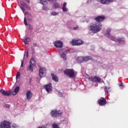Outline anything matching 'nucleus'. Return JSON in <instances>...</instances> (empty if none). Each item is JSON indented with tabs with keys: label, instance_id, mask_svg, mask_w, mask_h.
Masks as SVG:
<instances>
[{
	"label": "nucleus",
	"instance_id": "nucleus-1",
	"mask_svg": "<svg viewBox=\"0 0 128 128\" xmlns=\"http://www.w3.org/2000/svg\"><path fill=\"white\" fill-rule=\"evenodd\" d=\"M90 30H91L93 34H98L99 32L102 30V26L98 22L92 24L91 26H89Z\"/></svg>",
	"mask_w": 128,
	"mask_h": 128
},
{
	"label": "nucleus",
	"instance_id": "nucleus-2",
	"mask_svg": "<svg viewBox=\"0 0 128 128\" xmlns=\"http://www.w3.org/2000/svg\"><path fill=\"white\" fill-rule=\"evenodd\" d=\"M30 65L28 66L26 70L27 72H34V66H36V60L34 58H32L29 62Z\"/></svg>",
	"mask_w": 128,
	"mask_h": 128
},
{
	"label": "nucleus",
	"instance_id": "nucleus-3",
	"mask_svg": "<svg viewBox=\"0 0 128 128\" xmlns=\"http://www.w3.org/2000/svg\"><path fill=\"white\" fill-rule=\"evenodd\" d=\"M62 112L60 110H54L51 112V116L52 118H60L62 116Z\"/></svg>",
	"mask_w": 128,
	"mask_h": 128
},
{
	"label": "nucleus",
	"instance_id": "nucleus-4",
	"mask_svg": "<svg viewBox=\"0 0 128 128\" xmlns=\"http://www.w3.org/2000/svg\"><path fill=\"white\" fill-rule=\"evenodd\" d=\"M64 74L68 76L69 78H74V71L72 69H67L64 71Z\"/></svg>",
	"mask_w": 128,
	"mask_h": 128
},
{
	"label": "nucleus",
	"instance_id": "nucleus-5",
	"mask_svg": "<svg viewBox=\"0 0 128 128\" xmlns=\"http://www.w3.org/2000/svg\"><path fill=\"white\" fill-rule=\"evenodd\" d=\"M10 123L8 121L4 120L0 123V128H10Z\"/></svg>",
	"mask_w": 128,
	"mask_h": 128
},
{
	"label": "nucleus",
	"instance_id": "nucleus-6",
	"mask_svg": "<svg viewBox=\"0 0 128 128\" xmlns=\"http://www.w3.org/2000/svg\"><path fill=\"white\" fill-rule=\"evenodd\" d=\"M88 78L89 80H91V82H100V80H102L98 76H92Z\"/></svg>",
	"mask_w": 128,
	"mask_h": 128
},
{
	"label": "nucleus",
	"instance_id": "nucleus-7",
	"mask_svg": "<svg viewBox=\"0 0 128 128\" xmlns=\"http://www.w3.org/2000/svg\"><path fill=\"white\" fill-rule=\"evenodd\" d=\"M84 44V42L81 40H73L71 42L72 46H81Z\"/></svg>",
	"mask_w": 128,
	"mask_h": 128
},
{
	"label": "nucleus",
	"instance_id": "nucleus-8",
	"mask_svg": "<svg viewBox=\"0 0 128 128\" xmlns=\"http://www.w3.org/2000/svg\"><path fill=\"white\" fill-rule=\"evenodd\" d=\"M64 49H61L60 50V52H62L61 55L62 58L64 60H66V54L70 52V50H66L65 51H64Z\"/></svg>",
	"mask_w": 128,
	"mask_h": 128
},
{
	"label": "nucleus",
	"instance_id": "nucleus-9",
	"mask_svg": "<svg viewBox=\"0 0 128 128\" xmlns=\"http://www.w3.org/2000/svg\"><path fill=\"white\" fill-rule=\"evenodd\" d=\"M44 88H45L48 92H50L52 90V86L51 83L46 84L44 86Z\"/></svg>",
	"mask_w": 128,
	"mask_h": 128
},
{
	"label": "nucleus",
	"instance_id": "nucleus-10",
	"mask_svg": "<svg viewBox=\"0 0 128 128\" xmlns=\"http://www.w3.org/2000/svg\"><path fill=\"white\" fill-rule=\"evenodd\" d=\"M98 102L100 106H106V100L104 98H101L98 100Z\"/></svg>",
	"mask_w": 128,
	"mask_h": 128
},
{
	"label": "nucleus",
	"instance_id": "nucleus-11",
	"mask_svg": "<svg viewBox=\"0 0 128 128\" xmlns=\"http://www.w3.org/2000/svg\"><path fill=\"white\" fill-rule=\"evenodd\" d=\"M46 68H40V72H39V76L40 78H42L44 76V74H46Z\"/></svg>",
	"mask_w": 128,
	"mask_h": 128
},
{
	"label": "nucleus",
	"instance_id": "nucleus-12",
	"mask_svg": "<svg viewBox=\"0 0 128 128\" xmlns=\"http://www.w3.org/2000/svg\"><path fill=\"white\" fill-rule=\"evenodd\" d=\"M104 20H106V17L104 16H98L95 18V20H96V22H104Z\"/></svg>",
	"mask_w": 128,
	"mask_h": 128
},
{
	"label": "nucleus",
	"instance_id": "nucleus-13",
	"mask_svg": "<svg viewBox=\"0 0 128 128\" xmlns=\"http://www.w3.org/2000/svg\"><path fill=\"white\" fill-rule=\"evenodd\" d=\"M54 45L56 48H62V42L57 41L54 42Z\"/></svg>",
	"mask_w": 128,
	"mask_h": 128
},
{
	"label": "nucleus",
	"instance_id": "nucleus-14",
	"mask_svg": "<svg viewBox=\"0 0 128 128\" xmlns=\"http://www.w3.org/2000/svg\"><path fill=\"white\" fill-rule=\"evenodd\" d=\"M26 96L27 100H30V98H32V92H30V90H28L26 94Z\"/></svg>",
	"mask_w": 128,
	"mask_h": 128
},
{
	"label": "nucleus",
	"instance_id": "nucleus-15",
	"mask_svg": "<svg viewBox=\"0 0 128 128\" xmlns=\"http://www.w3.org/2000/svg\"><path fill=\"white\" fill-rule=\"evenodd\" d=\"M111 40L114 42H124V39H122V38H118V39H116L114 37H112Z\"/></svg>",
	"mask_w": 128,
	"mask_h": 128
},
{
	"label": "nucleus",
	"instance_id": "nucleus-16",
	"mask_svg": "<svg viewBox=\"0 0 128 128\" xmlns=\"http://www.w3.org/2000/svg\"><path fill=\"white\" fill-rule=\"evenodd\" d=\"M0 92H1L3 96H10V93L7 92L4 90H0Z\"/></svg>",
	"mask_w": 128,
	"mask_h": 128
},
{
	"label": "nucleus",
	"instance_id": "nucleus-17",
	"mask_svg": "<svg viewBox=\"0 0 128 128\" xmlns=\"http://www.w3.org/2000/svg\"><path fill=\"white\" fill-rule=\"evenodd\" d=\"M18 90H20V86H17L15 88L14 91L12 92V96H16L18 92Z\"/></svg>",
	"mask_w": 128,
	"mask_h": 128
},
{
	"label": "nucleus",
	"instance_id": "nucleus-18",
	"mask_svg": "<svg viewBox=\"0 0 128 128\" xmlns=\"http://www.w3.org/2000/svg\"><path fill=\"white\" fill-rule=\"evenodd\" d=\"M110 32H112V29L110 28L107 29L106 32L105 34V36H108L109 38H112V36H110Z\"/></svg>",
	"mask_w": 128,
	"mask_h": 128
},
{
	"label": "nucleus",
	"instance_id": "nucleus-19",
	"mask_svg": "<svg viewBox=\"0 0 128 128\" xmlns=\"http://www.w3.org/2000/svg\"><path fill=\"white\" fill-rule=\"evenodd\" d=\"M51 76H52V80H54V82H58V76L55 75L54 74H52Z\"/></svg>",
	"mask_w": 128,
	"mask_h": 128
},
{
	"label": "nucleus",
	"instance_id": "nucleus-20",
	"mask_svg": "<svg viewBox=\"0 0 128 128\" xmlns=\"http://www.w3.org/2000/svg\"><path fill=\"white\" fill-rule=\"evenodd\" d=\"M22 6H25L26 10H32V8H30V6L28 4L24 2L22 4Z\"/></svg>",
	"mask_w": 128,
	"mask_h": 128
},
{
	"label": "nucleus",
	"instance_id": "nucleus-21",
	"mask_svg": "<svg viewBox=\"0 0 128 128\" xmlns=\"http://www.w3.org/2000/svg\"><path fill=\"white\" fill-rule=\"evenodd\" d=\"M84 62H88V60H92V56H86L83 58Z\"/></svg>",
	"mask_w": 128,
	"mask_h": 128
},
{
	"label": "nucleus",
	"instance_id": "nucleus-22",
	"mask_svg": "<svg viewBox=\"0 0 128 128\" xmlns=\"http://www.w3.org/2000/svg\"><path fill=\"white\" fill-rule=\"evenodd\" d=\"M27 20L30 22H32V15L30 14H29L27 16Z\"/></svg>",
	"mask_w": 128,
	"mask_h": 128
},
{
	"label": "nucleus",
	"instance_id": "nucleus-23",
	"mask_svg": "<svg viewBox=\"0 0 128 128\" xmlns=\"http://www.w3.org/2000/svg\"><path fill=\"white\" fill-rule=\"evenodd\" d=\"M114 0H101L102 4H108V2H112Z\"/></svg>",
	"mask_w": 128,
	"mask_h": 128
},
{
	"label": "nucleus",
	"instance_id": "nucleus-24",
	"mask_svg": "<svg viewBox=\"0 0 128 128\" xmlns=\"http://www.w3.org/2000/svg\"><path fill=\"white\" fill-rule=\"evenodd\" d=\"M62 10L63 12H68V8H66V2L64 3Z\"/></svg>",
	"mask_w": 128,
	"mask_h": 128
},
{
	"label": "nucleus",
	"instance_id": "nucleus-25",
	"mask_svg": "<svg viewBox=\"0 0 128 128\" xmlns=\"http://www.w3.org/2000/svg\"><path fill=\"white\" fill-rule=\"evenodd\" d=\"M40 4L43 6H46L48 4V0H40Z\"/></svg>",
	"mask_w": 128,
	"mask_h": 128
},
{
	"label": "nucleus",
	"instance_id": "nucleus-26",
	"mask_svg": "<svg viewBox=\"0 0 128 128\" xmlns=\"http://www.w3.org/2000/svg\"><path fill=\"white\" fill-rule=\"evenodd\" d=\"M53 6L54 8H58L60 7V5L56 2H54Z\"/></svg>",
	"mask_w": 128,
	"mask_h": 128
},
{
	"label": "nucleus",
	"instance_id": "nucleus-27",
	"mask_svg": "<svg viewBox=\"0 0 128 128\" xmlns=\"http://www.w3.org/2000/svg\"><path fill=\"white\" fill-rule=\"evenodd\" d=\"M30 40V38H27L24 39V43L25 44H29Z\"/></svg>",
	"mask_w": 128,
	"mask_h": 128
},
{
	"label": "nucleus",
	"instance_id": "nucleus-28",
	"mask_svg": "<svg viewBox=\"0 0 128 128\" xmlns=\"http://www.w3.org/2000/svg\"><path fill=\"white\" fill-rule=\"evenodd\" d=\"M77 62H84V57H82V56H79L77 58Z\"/></svg>",
	"mask_w": 128,
	"mask_h": 128
},
{
	"label": "nucleus",
	"instance_id": "nucleus-29",
	"mask_svg": "<svg viewBox=\"0 0 128 128\" xmlns=\"http://www.w3.org/2000/svg\"><path fill=\"white\" fill-rule=\"evenodd\" d=\"M104 92H106V94H108V90H110V88H108L106 86H104Z\"/></svg>",
	"mask_w": 128,
	"mask_h": 128
},
{
	"label": "nucleus",
	"instance_id": "nucleus-30",
	"mask_svg": "<svg viewBox=\"0 0 128 128\" xmlns=\"http://www.w3.org/2000/svg\"><path fill=\"white\" fill-rule=\"evenodd\" d=\"M28 58V50L26 52V54H24V58Z\"/></svg>",
	"mask_w": 128,
	"mask_h": 128
},
{
	"label": "nucleus",
	"instance_id": "nucleus-31",
	"mask_svg": "<svg viewBox=\"0 0 128 128\" xmlns=\"http://www.w3.org/2000/svg\"><path fill=\"white\" fill-rule=\"evenodd\" d=\"M58 96H60V98H62L64 96V93L61 92H58Z\"/></svg>",
	"mask_w": 128,
	"mask_h": 128
},
{
	"label": "nucleus",
	"instance_id": "nucleus-32",
	"mask_svg": "<svg viewBox=\"0 0 128 128\" xmlns=\"http://www.w3.org/2000/svg\"><path fill=\"white\" fill-rule=\"evenodd\" d=\"M51 14H52V16H57V14H58V13L56 12H51Z\"/></svg>",
	"mask_w": 128,
	"mask_h": 128
},
{
	"label": "nucleus",
	"instance_id": "nucleus-33",
	"mask_svg": "<svg viewBox=\"0 0 128 128\" xmlns=\"http://www.w3.org/2000/svg\"><path fill=\"white\" fill-rule=\"evenodd\" d=\"M24 24L25 26H28V22H26V17L24 18Z\"/></svg>",
	"mask_w": 128,
	"mask_h": 128
},
{
	"label": "nucleus",
	"instance_id": "nucleus-34",
	"mask_svg": "<svg viewBox=\"0 0 128 128\" xmlns=\"http://www.w3.org/2000/svg\"><path fill=\"white\" fill-rule=\"evenodd\" d=\"M20 76V72H18L16 76V78H18Z\"/></svg>",
	"mask_w": 128,
	"mask_h": 128
},
{
	"label": "nucleus",
	"instance_id": "nucleus-35",
	"mask_svg": "<svg viewBox=\"0 0 128 128\" xmlns=\"http://www.w3.org/2000/svg\"><path fill=\"white\" fill-rule=\"evenodd\" d=\"M12 128H18V126L17 125H16V124H12Z\"/></svg>",
	"mask_w": 128,
	"mask_h": 128
},
{
	"label": "nucleus",
	"instance_id": "nucleus-36",
	"mask_svg": "<svg viewBox=\"0 0 128 128\" xmlns=\"http://www.w3.org/2000/svg\"><path fill=\"white\" fill-rule=\"evenodd\" d=\"M4 108H10V106L9 104H6L4 106Z\"/></svg>",
	"mask_w": 128,
	"mask_h": 128
},
{
	"label": "nucleus",
	"instance_id": "nucleus-37",
	"mask_svg": "<svg viewBox=\"0 0 128 128\" xmlns=\"http://www.w3.org/2000/svg\"><path fill=\"white\" fill-rule=\"evenodd\" d=\"M28 26H29V28H30V30H32L34 29V28H32V26L30 25V24H28Z\"/></svg>",
	"mask_w": 128,
	"mask_h": 128
},
{
	"label": "nucleus",
	"instance_id": "nucleus-38",
	"mask_svg": "<svg viewBox=\"0 0 128 128\" xmlns=\"http://www.w3.org/2000/svg\"><path fill=\"white\" fill-rule=\"evenodd\" d=\"M23 6H20V8H21V10H22L23 12H24V10H24V7H22Z\"/></svg>",
	"mask_w": 128,
	"mask_h": 128
},
{
	"label": "nucleus",
	"instance_id": "nucleus-39",
	"mask_svg": "<svg viewBox=\"0 0 128 128\" xmlns=\"http://www.w3.org/2000/svg\"><path fill=\"white\" fill-rule=\"evenodd\" d=\"M23 6H20V8H21V10H22L23 12H24V10H24V7H22Z\"/></svg>",
	"mask_w": 128,
	"mask_h": 128
},
{
	"label": "nucleus",
	"instance_id": "nucleus-40",
	"mask_svg": "<svg viewBox=\"0 0 128 128\" xmlns=\"http://www.w3.org/2000/svg\"><path fill=\"white\" fill-rule=\"evenodd\" d=\"M73 30H78V26L74 27Z\"/></svg>",
	"mask_w": 128,
	"mask_h": 128
},
{
	"label": "nucleus",
	"instance_id": "nucleus-41",
	"mask_svg": "<svg viewBox=\"0 0 128 128\" xmlns=\"http://www.w3.org/2000/svg\"><path fill=\"white\" fill-rule=\"evenodd\" d=\"M120 86H122L124 88V84H122V82H121V83L119 84Z\"/></svg>",
	"mask_w": 128,
	"mask_h": 128
},
{
	"label": "nucleus",
	"instance_id": "nucleus-42",
	"mask_svg": "<svg viewBox=\"0 0 128 128\" xmlns=\"http://www.w3.org/2000/svg\"><path fill=\"white\" fill-rule=\"evenodd\" d=\"M23 66H24V61H22L21 63V68H22Z\"/></svg>",
	"mask_w": 128,
	"mask_h": 128
},
{
	"label": "nucleus",
	"instance_id": "nucleus-43",
	"mask_svg": "<svg viewBox=\"0 0 128 128\" xmlns=\"http://www.w3.org/2000/svg\"><path fill=\"white\" fill-rule=\"evenodd\" d=\"M34 46H38V44L36 43L33 44Z\"/></svg>",
	"mask_w": 128,
	"mask_h": 128
},
{
	"label": "nucleus",
	"instance_id": "nucleus-44",
	"mask_svg": "<svg viewBox=\"0 0 128 128\" xmlns=\"http://www.w3.org/2000/svg\"><path fill=\"white\" fill-rule=\"evenodd\" d=\"M26 1L27 2L28 4H30V0H26Z\"/></svg>",
	"mask_w": 128,
	"mask_h": 128
},
{
	"label": "nucleus",
	"instance_id": "nucleus-45",
	"mask_svg": "<svg viewBox=\"0 0 128 128\" xmlns=\"http://www.w3.org/2000/svg\"><path fill=\"white\" fill-rule=\"evenodd\" d=\"M25 14H28H28H30L28 13V12H25Z\"/></svg>",
	"mask_w": 128,
	"mask_h": 128
},
{
	"label": "nucleus",
	"instance_id": "nucleus-46",
	"mask_svg": "<svg viewBox=\"0 0 128 128\" xmlns=\"http://www.w3.org/2000/svg\"><path fill=\"white\" fill-rule=\"evenodd\" d=\"M31 48H32V50L33 52L34 50V48L32 47Z\"/></svg>",
	"mask_w": 128,
	"mask_h": 128
},
{
	"label": "nucleus",
	"instance_id": "nucleus-47",
	"mask_svg": "<svg viewBox=\"0 0 128 128\" xmlns=\"http://www.w3.org/2000/svg\"><path fill=\"white\" fill-rule=\"evenodd\" d=\"M32 80V78H30V81H31Z\"/></svg>",
	"mask_w": 128,
	"mask_h": 128
},
{
	"label": "nucleus",
	"instance_id": "nucleus-48",
	"mask_svg": "<svg viewBox=\"0 0 128 128\" xmlns=\"http://www.w3.org/2000/svg\"><path fill=\"white\" fill-rule=\"evenodd\" d=\"M49 2L50 1V0H48Z\"/></svg>",
	"mask_w": 128,
	"mask_h": 128
}]
</instances>
